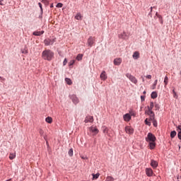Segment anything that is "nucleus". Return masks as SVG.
Segmentation results:
<instances>
[{
  "instance_id": "42",
  "label": "nucleus",
  "mask_w": 181,
  "mask_h": 181,
  "mask_svg": "<svg viewBox=\"0 0 181 181\" xmlns=\"http://www.w3.org/2000/svg\"><path fill=\"white\" fill-rule=\"evenodd\" d=\"M38 5H39L41 11H43V8L42 7V3H38Z\"/></svg>"
},
{
  "instance_id": "13",
  "label": "nucleus",
  "mask_w": 181,
  "mask_h": 181,
  "mask_svg": "<svg viewBox=\"0 0 181 181\" xmlns=\"http://www.w3.org/2000/svg\"><path fill=\"white\" fill-rule=\"evenodd\" d=\"M151 166L153 168V169H156V168H158V161L155 160H151Z\"/></svg>"
},
{
  "instance_id": "20",
  "label": "nucleus",
  "mask_w": 181,
  "mask_h": 181,
  "mask_svg": "<svg viewBox=\"0 0 181 181\" xmlns=\"http://www.w3.org/2000/svg\"><path fill=\"white\" fill-rule=\"evenodd\" d=\"M46 122H47L48 124H52L53 122V119H52V117H47L45 119Z\"/></svg>"
},
{
  "instance_id": "49",
  "label": "nucleus",
  "mask_w": 181,
  "mask_h": 181,
  "mask_svg": "<svg viewBox=\"0 0 181 181\" xmlns=\"http://www.w3.org/2000/svg\"><path fill=\"white\" fill-rule=\"evenodd\" d=\"M87 158L86 157H81V159H86Z\"/></svg>"
},
{
  "instance_id": "37",
  "label": "nucleus",
  "mask_w": 181,
  "mask_h": 181,
  "mask_svg": "<svg viewBox=\"0 0 181 181\" xmlns=\"http://www.w3.org/2000/svg\"><path fill=\"white\" fill-rule=\"evenodd\" d=\"M153 127H158V122H156V120H153Z\"/></svg>"
},
{
  "instance_id": "27",
  "label": "nucleus",
  "mask_w": 181,
  "mask_h": 181,
  "mask_svg": "<svg viewBox=\"0 0 181 181\" xmlns=\"http://www.w3.org/2000/svg\"><path fill=\"white\" fill-rule=\"evenodd\" d=\"M148 115H150L151 121H155V113L153 112V114H150Z\"/></svg>"
},
{
  "instance_id": "26",
  "label": "nucleus",
  "mask_w": 181,
  "mask_h": 181,
  "mask_svg": "<svg viewBox=\"0 0 181 181\" xmlns=\"http://www.w3.org/2000/svg\"><path fill=\"white\" fill-rule=\"evenodd\" d=\"M93 176V180H94V179H98V177H100V173H96V174H92Z\"/></svg>"
},
{
  "instance_id": "33",
  "label": "nucleus",
  "mask_w": 181,
  "mask_h": 181,
  "mask_svg": "<svg viewBox=\"0 0 181 181\" xmlns=\"http://www.w3.org/2000/svg\"><path fill=\"white\" fill-rule=\"evenodd\" d=\"M68 153L69 156H73V148H70Z\"/></svg>"
},
{
  "instance_id": "30",
  "label": "nucleus",
  "mask_w": 181,
  "mask_h": 181,
  "mask_svg": "<svg viewBox=\"0 0 181 181\" xmlns=\"http://www.w3.org/2000/svg\"><path fill=\"white\" fill-rule=\"evenodd\" d=\"M159 22L161 25H163V18H162V16H158Z\"/></svg>"
},
{
  "instance_id": "31",
  "label": "nucleus",
  "mask_w": 181,
  "mask_h": 181,
  "mask_svg": "<svg viewBox=\"0 0 181 181\" xmlns=\"http://www.w3.org/2000/svg\"><path fill=\"white\" fill-rule=\"evenodd\" d=\"M176 135V131H173L170 133L171 138H175V136Z\"/></svg>"
},
{
  "instance_id": "25",
  "label": "nucleus",
  "mask_w": 181,
  "mask_h": 181,
  "mask_svg": "<svg viewBox=\"0 0 181 181\" xmlns=\"http://www.w3.org/2000/svg\"><path fill=\"white\" fill-rule=\"evenodd\" d=\"M168 83H169V78H168V76H165L164 78L165 87H166L168 86Z\"/></svg>"
},
{
  "instance_id": "29",
  "label": "nucleus",
  "mask_w": 181,
  "mask_h": 181,
  "mask_svg": "<svg viewBox=\"0 0 181 181\" xmlns=\"http://www.w3.org/2000/svg\"><path fill=\"white\" fill-rule=\"evenodd\" d=\"M114 180H115L114 177L111 176H107L105 180V181H114Z\"/></svg>"
},
{
  "instance_id": "15",
  "label": "nucleus",
  "mask_w": 181,
  "mask_h": 181,
  "mask_svg": "<svg viewBox=\"0 0 181 181\" xmlns=\"http://www.w3.org/2000/svg\"><path fill=\"white\" fill-rule=\"evenodd\" d=\"M125 132L127 134H134V129L127 126L125 127Z\"/></svg>"
},
{
  "instance_id": "2",
  "label": "nucleus",
  "mask_w": 181,
  "mask_h": 181,
  "mask_svg": "<svg viewBox=\"0 0 181 181\" xmlns=\"http://www.w3.org/2000/svg\"><path fill=\"white\" fill-rule=\"evenodd\" d=\"M42 57L44 60H47L50 62L54 57V52H52L50 49H45L42 53Z\"/></svg>"
},
{
  "instance_id": "38",
  "label": "nucleus",
  "mask_w": 181,
  "mask_h": 181,
  "mask_svg": "<svg viewBox=\"0 0 181 181\" xmlns=\"http://www.w3.org/2000/svg\"><path fill=\"white\" fill-rule=\"evenodd\" d=\"M130 115H131V117H135V115H136L135 112L131 111L130 112Z\"/></svg>"
},
{
  "instance_id": "6",
  "label": "nucleus",
  "mask_w": 181,
  "mask_h": 181,
  "mask_svg": "<svg viewBox=\"0 0 181 181\" xmlns=\"http://www.w3.org/2000/svg\"><path fill=\"white\" fill-rule=\"evenodd\" d=\"M154 106L155 105H153V102H151L150 106H148V111L146 112L148 115H151V114H153V111H152V110H153Z\"/></svg>"
},
{
  "instance_id": "10",
  "label": "nucleus",
  "mask_w": 181,
  "mask_h": 181,
  "mask_svg": "<svg viewBox=\"0 0 181 181\" xmlns=\"http://www.w3.org/2000/svg\"><path fill=\"white\" fill-rule=\"evenodd\" d=\"M84 122L86 124L88 122H94V118L92 116H88L86 117Z\"/></svg>"
},
{
  "instance_id": "16",
  "label": "nucleus",
  "mask_w": 181,
  "mask_h": 181,
  "mask_svg": "<svg viewBox=\"0 0 181 181\" xmlns=\"http://www.w3.org/2000/svg\"><path fill=\"white\" fill-rule=\"evenodd\" d=\"M43 33H45V31H35L33 32V35L34 36H42V35H43Z\"/></svg>"
},
{
  "instance_id": "5",
  "label": "nucleus",
  "mask_w": 181,
  "mask_h": 181,
  "mask_svg": "<svg viewBox=\"0 0 181 181\" xmlns=\"http://www.w3.org/2000/svg\"><path fill=\"white\" fill-rule=\"evenodd\" d=\"M89 132L94 136L97 135V134H98V132H100V130H98L97 129V127L91 126L90 127H89Z\"/></svg>"
},
{
  "instance_id": "3",
  "label": "nucleus",
  "mask_w": 181,
  "mask_h": 181,
  "mask_svg": "<svg viewBox=\"0 0 181 181\" xmlns=\"http://www.w3.org/2000/svg\"><path fill=\"white\" fill-rule=\"evenodd\" d=\"M126 77L130 80L131 82L133 83V84L137 85L138 84V79L134 76H132L131 74L127 73L126 74Z\"/></svg>"
},
{
  "instance_id": "18",
  "label": "nucleus",
  "mask_w": 181,
  "mask_h": 181,
  "mask_svg": "<svg viewBox=\"0 0 181 181\" xmlns=\"http://www.w3.org/2000/svg\"><path fill=\"white\" fill-rule=\"evenodd\" d=\"M132 57L135 60H137V59H139V52H134Z\"/></svg>"
},
{
  "instance_id": "50",
  "label": "nucleus",
  "mask_w": 181,
  "mask_h": 181,
  "mask_svg": "<svg viewBox=\"0 0 181 181\" xmlns=\"http://www.w3.org/2000/svg\"><path fill=\"white\" fill-rule=\"evenodd\" d=\"M50 8H53V4H51Z\"/></svg>"
},
{
  "instance_id": "40",
  "label": "nucleus",
  "mask_w": 181,
  "mask_h": 181,
  "mask_svg": "<svg viewBox=\"0 0 181 181\" xmlns=\"http://www.w3.org/2000/svg\"><path fill=\"white\" fill-rule=\"evenodd\" d=\"M66 64H67V59L65 58L63 62V65L66 66Z\"/></svg>"
},
{
  "instance_id": "12",
  "label": "nucleus",
  "mask_w": 181,
  "mask_h": 181,
  "mask_svg": "<svg viewBox=\"0 0 181 181\" xmlns=\"http://www.w3.org/2000/svg\"><path fill=\"white\" fill-rule=\"evenodd\" d=\"M101 80H103V81H105V80H107V73L105 72V71H103L100 76Z\"/></svg>"
},
{
  "instance_id": "41",
  "label": "nucleus",
  "mask_w": 181,
  "mask_h": 181,
  "mask_svg": "<svg viewBox=\"0 0 181 181\" xmlns=\"http://www.w3.org/2000/svg\"><path fill=\"white\" fill-rule=\"evenodd\" d=\"M155 108H156V110H159V105L155 104Z\"/></svg>"
},
{
  "instance_id": "4",
  "label": "nucleus",
  "mask_w": 181,
  "mask_h": 181,
  "mask_svg": "<svg viewBox=\"0 0 181 181\" xmlns=\"http://www.w3.org/2000/svg\"><path fill=\"white\" fill-rule=\"evenodd\" d=\"M57 40V38H52V39H46L44 40V43L45 45V46H50L52 45H53Z\"/></svg>"
},
{
  "instance_id": "8",
  "label": "nucleus",
  "mask_w": 181,
  "mask_h": 181,
  "mask_svg": "<svg viewBox=\"0 0 181 181\" xmlns=\"http://www.w3.org/2000/svg\"><path fill=\"white\" fill-rule=\"evenodd\" d=\"M146 174L148 177L153 176V170L152 168H146Z\"/></svg>"
},
{
  "instance_id": "35",
  "label": "nucleus",
  "mask_w": 181,
  "mask_h": 181,
  "mask_svg": "<svg viewBox=\"0 0 181 181\" xmlns=\"http://www.w3.org/2000/svg\"><path fill=\"white\" fill-rule=\"evenodd\" d=\"M173 93L174 98H177V94L176 93V91H175V90H173Z\"/></svg>"
},
{
  "instance_id": "14",
  "label": "nucleus",
  "mask_w": 181,
  "mask_h": 181,
  "mask_svg": "<svg viewBox=\"0 0 181 181\" xmlns=\"http://www.w3.org/2000/svg\"><path fill=\"white\" fill-rule=\"evenodd\" d=\"M74 104H78V98L77 96H76V95H74L71 97Z\"/></svg>"
},
{
  "instance_id": "36",
  "label": "nucleus",
  "mask_w": 181,
  "mask_h": 181,
  "mask_svg": "<svg viewBox=\"0 0 181 181\" xmlns=\"http://www.w3.org/2000/svg\"><path fill=\"white\" fill-rule=\"evenodd\" d=\"M63 7V4L62 3H58L57 4V8H62Z\"/></svg>"
},
{
  "instance_id": "47",
  "label": "nucleus",
  "mask_w": 181,
  "mask_h": 181,
  "mask_svg": "<svg viewBox=\"0 0 181 181\" xmlns=\"http://www.w3.org/2000/svg\"><path fill=\"white\" fill-rule=\"evenodd\" d=\"M43 133H44V132H43V130L40 129V135H43Z\"/></svg>"
},
{
  "instance_id": "46",
  "label": "nucleus",
  "mask_w": 181,
  "mask_h": 181,
  "mask_svg": "<svg viewBox=\"0 0 181 181\" xmlns=\"http://www.w3.org/2000/svg\"><path fill=\"white\" fill-rule=\"evenodd\" d=\"M141 101H145V97L144 96H141Z\"/></svg>"
},
{
  "instance_id": "17",
  "label": "nucleus",
  "mask_w": 181,
  "mask_h": 181,
  "mask_svg": "<svg viewBox=\"0 0 181 181\" xmlns=\"http://www.w3.org/2000/svg\"><path fill=\"white\" fill-rule=\"evenodd\" d=\"M102 131H103V134H105V135H109L108 134V127H107L106 126L102 127Z\"/></svg>"
},
{
  "instance_id": "21",
  "label": "nucleus",
  "mask_w": 181,
  "mask_h": 181,
  "mask_svg": "<svg viewBox=\"0 0 181 181\" xmlns=\"http://www.w3.org/2000/svg\"><path fill=\"white\" fill-rule=\"evenodd\" d=\"M81 18H83L81 16V13H77L75 16V19H76L77 21H81Z\"/></svg>"
},
{
  "instance_id": "39",
  "label": "nucleus",
  "mask_w": 181,
  "mask_h": 181,
  "mask_svg": "<svg viewBox=\"0 0 181 181\" xmlns=\"http://www.w3.org/2000/svg\"><path fill=\"white\" fill-rule=\"evenodd\" d=\"M5 4H6V3H4V0H0V5H1V6H4V5H5Z\"/></svg>"
},
{
  "instance_id": "9",
  "label": "nucleus",
  "mask_w": 181,
  "mask_h": 181,
  "mask_svg": "<svg viewBox=\"0 0 181 181\" xmlns=\"http://www.w3.org/2000/svg\"><path fill=\"white\" fill-rule=\"evenodd\" d=\"M123 119L126 122H129L131 121V115L129 113L125 114L123 116Z\"/></svg>"
},
{
  "instance_id": "7",
  "label": "nucleus",
  "mask_w": 181,
  "mask_h": 181,
  "mask_svg": "<svg viewBox=\"0 0 181 181\" xmlns=\"http://www.w3.org/2000/svg\"><path fill=\"white\" fill-rule=\"evenodd\" d=\"M94 42H95V39L93 37H90L88 39V45L89 47H93V45H94Z\"/></svg>"
},
{
  "instance_id": "11",
  "label": "nucleus",
  "mask_w": 181,
  "mask_h": 181,
  "mask_svg": "<svg viewBox=\"0 0 181 181\" xmlns=\"http://www.w3.org/2000/svg\"><path fill=\"white\" fill-rule=\"evenodd\" d=\"M122 63V59L121 58H116L114 59L115 66H119Z\"/></svg>"
},
{
  "instance_id": "45",
  "label": "nucleus",
  "mask_w": 181,
  "mask_h": 181,
  "mask_svg": "<svg viewBox=\"0 0 181 181\" xmlns=\"http://www.w3.org/2000/svg\"><path fill=\"white\" fill-rule=\"evenodd\" d=\"M146 77V78H148V79L152 78V76L151 75H147Z\"/></svg>"
},
{
  "instance_id": "19",
  "label": "nucleus",
  "mask_w": 181,
  "mask_h": 181,
  "mask_svg": "<svg viewBox=\"0 0 181 181\" xmlns=\"http://www.w3.org/2000/svg\"><path fill=\"white\" fill-rule=\"evenodd\" d=\"M15 158H16V153H10V156H9V159H10L11 160H12L15 159Z\"/></svg>"
},
{
  "instance_id": "34",
  "label": "nucleus",
  "mask_w": 181,
  "mask_h": 181,
  "mask_svg": "<svg viewBox=\"0 0 181 181\" xmlns=\"http://www.w3.org/2000/svg\"><path fill=\"white\" fill-rule=\"evenodd\" d=\"M74 63H76V60L72 59L69 62V66H73V64H74Z\"/></svg>"
},
{
  "instance_id": "48",
  "label": "nucleus",
  "mask_w": 181,
  "mask_h": 181,
  "mask_svg": "<svg viewBox=\"0 0 181 181\" xmlns=\"http://www.w3.org/2000/svg\"><path fill=\"white\" fill-rule=\"evenodd\" d=\"M156 16H157V18H159V16H160V15H159V13H158V12L156 13Z\"/></svg>"
},
{
  "instance_id": "24",
  "label": "nucleus",
  "mask_w": 181,
  "mask_h": 181,
  "mask_svg": "<svg viewBox=\"0 0 181 181\" xmlns=\"http://www.w3.org/2000/svg\"><path fill=\"white\" fill-rule=\"evenodd\" d=\"M76 60H78V62L83 60V54H78L76 57Z\"/></svg>"
},
{
  "instance_id": "51",
  "label": "nucleus",
  "mask_w": 181,
  "mask_h": 181,
  "mask_svg": "<svg viewBox=\"0 0 181 181\" xmlns=\"http://www.w3.org/2000/svg\"><path fill=\"white\" fill-rule=\"evenodd\" d=\"M44 1H45L46 2H47V0H44Z\"/></svg>"
},
{
  "instance_id": "1",
  "label": "nucleus",
  "mask_w": 181,
  "mask_h": 181,
  "mask_svg": "<svg viewBox=\"0 0 181 181\" xmlns=\"http://www.w3.org/2000/svg\"><path fill=\"white\" fill-rule=\"evenodd\" d=\"M146 141L148 143L150 149L155 148V146H156V144L155 143V141H156V137L155 136V135H153V134L148 133L147 137L146 138Z\"/></svg>"
},
{
  "instance_id": "43",
  "label": "nucleus",
  "mask_w": 181,
  "mask_h": 181,
  "mask_svg": "<svg viewBox=\"0 0 181 181\" xmlns=\"http://www.w3.org/2000/svg\"><path fill=\"white\" fill-rule=\"evenodd\" d=\"M152 7L151 8V11L150 13H148V15L151 16V18H152Z\"/></svg>"
},
{
  "instance_id": "44",
  "label": "nucleus",
  "mask_w": 181,
  "mask_h": 181,
  "mask_svg": "<svg viewBox=\"0 0 181 181\" xmlns=\"http://www.w3.org/2000/svg\"><path fill=\"white\" fill-rule=\"evenodd\" d=\"M177 136L179 139H181V132H178Z\"/></svg>"
},
{
  "instance_id": "28",
  "label": "nucleus",
  "mask_w": 181,
  "mask_h": 181,
  "mask_svg": "<svg viewBox=\"0 0 181 181\" xmlns=\"http://www.w3.org/2000/svg\"><path fill=\"white\" fill-rule=\"evenodd\" d=\"M156 84H158V80H156L154 81V83L151 86L152 90H155V88H156Z\"/></svg>"
},
{
  "instance_id": "23",
  "label": "nucleus",
  "mask_w": 181,
  "mask_h": 181,
  "mask_svg": "<svg viewBox=\"0 0 181 181\" xmlns=\"http://www.w3.org/2000/svg\"><path fill=\"white\" fill-rule=\"evenodd\" d=\"M151 98H153V99L157 98L158 93L156 92H153V93H151Z\"/></svg>"
},
{
  "instance_id": "32",
  "label": "nucleus",
  "mask_w": 181,
  "mask_h": 181,
  "mask_svg": "<svg viewBox=\"0 0 181 181\" xmlns=\"http://www.w3.org/2000/svg\"><path fill=\"white\" fill-rule=\"evenodd\" d=\"M144 122H145L146 125L151 127V122L149 121H148V119H146Z\"/></svg>"
},
{
  "instance_id": "22",
  "label": "nucleus",
  "mask_w": 181,
  "mask_h": 181,
  "mask_svg": "<svg viewBox=\"0 0 181 181\" xmlns=\"http://www.w3.org/2000/svg\"><path fill=\"white\" fill-rule=\"evenodd\" d=\"M65 81L66 83H68L69 86H71V84L73 83V82H71V79L69 78H66Z\"/></svg>"
}]
</instances>
